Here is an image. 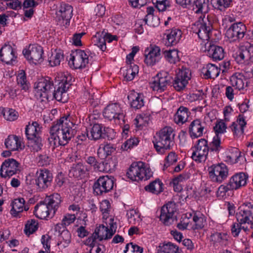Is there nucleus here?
<instances>
[{"instance_id": "nucleus-24", "label": "nucleus", "mask_w": 253, "mask_h": 253, "mask_svg": "<svg viewBox=\"0 0 253 253\" xmlns=\"http://www.w3.org/2000/svg\"><path fill=\"white\" fill-rule=\"evenodd\" d=\"M161 49L159 46L151 45L145 51V62L147 65L153 66L160 58Z\"/></svg>"}, {"instance_id": "nucleus-37", "label": "nucleus", "mask_w": 253, "mask_h": 253, "mask_svg": "<svg viewBox=\"0 0 253 253\" xmlns=\"http://www.w3.org/2000/svg\"><path fill=\"white\" fill-rule=\"evenodd\" d=\"M182 35L181 31L178 29H172L170 33L167 35L168 42L166 44L168 46H171L176 44L179 42Z\"/></svg>"}, {"instance_id": "nucleus-2", "label": "nucleus", "mask_w": 253, "mask_h": 253, "mask_svg": "<svg viewBox=\"0 0 253 253\" xmlns=\"http://www.w3.org/2000/svg\"><path fill=\"white\" fill-rule=\"evenodd\" d=\"M175 134L171 127L166 126L157 132L154 137L153 143L157 152L163 154L174 145Z\"/></svg>"}, {"instance_id": "nucleus-29", "label": "nucleus", "mask_w": 253, "mask_h": 253, "mask_svg": "<svg viewBox=\"0 0 253 253\" xmlns=\"http://www.w3.org/2000/svg\"><path fill=\"white\" fill-rule=\"evenodd\" d=\"M220 70L221 68H218L215 64L209 63L206 67L202 68V73L205 79H214L218 76Z\"/></svg>"}, {"instance_id": "nucleus-60", "label": "nucleus", "mask_w": 253, "mask_h": 253, "mask_svg": "<svg viewBox=\"0 0 253 253\" xmlns=\"http://www.w3.org/2000/svg\"><path fill=\"white\" fill-rule=\"evenodd\" d=\"M225 236L222 235L221 233L215 232L211 236L210 240L214 244L215 243H220L223 240H224Z\"/></svg>"}, {"instance_id": "nucleus-31", "label": "nucleus", "mask_w": 253, "mask_h": 253, "mask_svg": "<svg viewBox=\"0 0 253 253\" xmlns=\"http://www.w3.org/2000/svg\"><path fill=\"white\" fill-rule=\"evenodd\" d=\"M127 98L130 101L131 107L135 109H139L144 105V96L142 94L132 93L128 95Z\"/></svg>"}, {"instance_id": "nucleus-53", "label": "nucleus", "mask_w": 253, "mask_h": 253, "mask_svg": "<svg viewBox=\"0 0 253 253\" xmlns=\"http://www.w3.org/2000/svg\"><path fill=\"white\" fill-rule=\"evenodd\" d=\"M227 126L222 120L217 121L215 126L213 127L215 135H219V133H223L226 131Z\"/></svg>"}, {"instance_id": "nucleus-36", "label": "nucleus", "mask_w": 253, "mask_h": 253, "mask_svg": "<svg viewBox=\"0 0 253 253\" xmlns=\"http://www.w3.org/2000/svg\"><path fill=\"white\" fill-rule=\"evenodd\" d=\"M25 201L23 198L15 199L11 203L12 209L10 213L14 217L18 215V214L23 211Z\"/></svg>"}, {"instance_id": "nucleus-61", "label": "nucleus", "mask_w": 253, "mask_h": 253, "mask_svg": "<svg viewBox=\"0 0 253 253\" xmlns=\"http://www.w3.org/2000/svg\"><path fill=\"white\" fill-rule=\"evenodd\" d=\"M76 219L75 214H68L65 215L62 220V224L64 226L69 225L74 222Z\"/></svg>"}, {"instance_id": "nucleus-1", "label": "nucleus", "mask_w": 253, "mask_h": 253, "mask_svg": "<svg viewBox=\"0 0 253 253\" xmlns=\"http://www.w3.org/2000/svg\"><path fill=\"white\" fill-rule=\"evenodd\" d=\"M77 126L70 115L61 117L50 127L48 142L52 149L57 146H65L77 133Z\"/></svg>"}, {"instance_id": "nucleus-8", "label": "nucleus", "mask_w": 253, "mask_h": 253, "mask_svg": "<svg viewBox=\"0 0 253 253\" xmlns=\"http://www.w3.org/2000/svg\"><path fill=\"white\" fill-rule=\"evenodd\" d=\"M237 220L240 224H253V205L244 203L240 206L236 212Z\"/></svg>"}, {"instance_id": "nucleus-10", "label": "nucleus", "mask_w": 253, "mask_h": 253, "mask_svg": "<svg viewBox=\"0 0 253 253\" xmlns=\"http://www.w3.org/2000/svg\"><path fill=\"white\" fill-rule=\"evenodd\" d=\"M193 149L191 158L193 160L199 163L206 161L209 151L208 141L206 139H199Z\"/></svg>"}, {"instance_id": "nucleus-57", "label": "nucleus", "mask_w": 253, "mask_h": 253, "mask_svg": "<svg viewBox=\"0 0 253 253\" xmlns=\"http://www.w3.org/2000/svg\"><path fill=\"white\" fill-rule=\"evenodd\" d=\"M166 163L164 164L165 167H168L170 165H171L177 162V156L175 153L173 152H170L168 156L166 158Z\"/></svg>"}, {"instance_id": "nucleus-64", "label": "nucleus", "mask_w": 253, "mask_h": 253, "mask_svg": "<svg viewBox=\"0 0 253 253\" xmlns=\"http://www.w3.org/2000/svg\"><path fill=\"white\" fill-rule=\"evenodd\" d=\"M110 208V204L108 200H105L100 203V210L103 214L108 213Z\"/></svg>"}, {"instance_id": "nucleus-56", "label": "nucleus", "mask_w": 253, "mask_h": 253, "mask_svg": "<svg viewBox=\"0 0 253 253\" xmlns=\"http://www.w3.org/2000/svg\"><path fill=\"white\" fill-rule=\"evenodd\" d=\"M59 243L58 245L62 244V242H64L66 245H68L71 241V234L67 230H63L60 234Z\"/></svg>"}, {"instance_id": "nucleus-39", "label": "nucleus", "mask_w": 253, "mask_h": 253, "mask_svg": "<svg viewBox=\"0 0 253 253\" xmlns=\"http://www.w3.org/2000/svg\"><path fill=\"white\" fill-rule=\"evenodd\" d=\"M163 183L159 179L151 182L149 185L145 187V189L154 194H159L163 191Z\"/></svg>"}, {"instance_id": "nucleus-7", "label": "nucleus", "mask_w": 253, "mask_h": 253, "mask_svg": "<svg viewBox=\"0 0 253 253\" xmlns=\"http://www.w3.org/2000/svg\"><path fill=\"white\" fill-rule=\"evenodd\" d=\"M53 84L50 78L46 77L40 79L35 85V96L37 99H48L49 93L53 88Z\"/></svg>"}, {"instance_id": "nucleus-47", "label": "nucleus", "mask_w": 253, "mask_h": 253, "mask_svg": "<svg viewBox=\"0 0 253 253\" xmlns=\"http://www.w3.org/2000/svg\"><path fill=\"white\" fill-rule=\"evenodd\" d=\"M63 58V53L61 51L52 53L49 59V64L52 67L59 65Z\"/></svg>"}, {"instance_id": "nucleus-48", "label": "nucleus", "mask_w": 253, "mask_h": 253, "mask_svg": "<svg viewBox=\"0 0 253 253\" xmlns=\"http://www.w3.org/2000/svg\"><path fill=\"white\" fill-rule=\"evenodd\" d=\"M38 228V223L35 219L27 221L25 225L24 232L27 235H30L35 232Z\"/></svg>"}, {"instance_id": "nucleus-28", "label": "nucleus", "mask_w": 253, "mask_h": 253, "mask_svg": "<svg viewBox=\"0 0 253 253\" xmlns=\"http://www.w3.org/2000/svg\"><path fill=\"white\" fill-rule=\"evenodd\" d=\"M208 55L214 61H220L224 57V49L221 46L210 44L207 50Z\"/></svg>"}, {"instance_id": "nucleus-34", "label": "nucleus", "mask_w": 253, "mask_h": 253, "mask_svg": "<svg viewBox=\"0 0 253 253\" xmlns=\"http://www.w3.org/2000/svg\"><path fill=\"white\" fill-rule=\"evenodd\" d=\"M73 9L71 5L68 4H62L61 5L59 12L63 21H65V25H69L70 20L73 16Z\"/></svg>"}, {"instance_id": "nucleus-41", "label": "nucleus", "mask_w": 253, "mask_h": 253, "mask_svg": "<svg viewBox=\"0 0 253 253\" xmlns=\"http://www.w3.org/2000/svg\"><path fill=\"white\" fill-rule=\"evenodd\" d=\"M88 171L86 166L83 164L78 163L73 167L70 171V174L75 177H79L85 174Z\"/></svg>"}, {"instance_id": "nucleus-14", "label": "nucleus", "mask_w": 253, "mask_h": 253, "mask_svg": "<svg viewBox=\"0 0 253 253\" xmlns=\"http://www.w3.org/2000/svg\"><path fill=\"white\" fill-rule=\"evenodd\" d=\"M191 76V71L188 68L182 67L177 73L175 79L172 82L174 88L177 91L182 90L188 84V81L190 80Z\"/></svg>"}, {"instance_id": "nucleus-58", "label": "nucleus", "mask_w": 253, "mask_h": 253, "mask_svg": "<svg viewBox=\"0 0 253 253\" xmlns=\"http://www.w3.org/2000/svg\"><path fill=\"white\" fill-rule=\"evenodd\" d=\"M17 83L19 84H20L22 88L25 90H27L28 89V85L27 84L26 77L25 74H20L17 78Z\"/></svg>"}, {"instance_id": "nucleus-38", "label": "nucleus", "mask_w": 253, "mask_h": 253, "mask_svg": "<svg viewBox=\"0 0 253 253\" xmlns=\"http://www.w3.org/2000/svg\"><path fill=\"white\" fill-rule=\"evenodd\" d=\"M6 148L11 151H15L20 146L19 138L16 135H9L5 140Z\"/></svg>"}, {"instance_id": "nucleus-15", "label": "nucleus", "mask_w": 253, "mask_h": 253, "mask_svg": "<svg viewBox=\"0 0 253 253\" xmlns=\"http://www.w3.org/2000/svg\"><path fill=\"white\" fill-rule=\"evenodd\" d=\"M19 163L15 159L8 158L2 164L0 170V175L2 177L10 178L19 171Z\"/></svg>"}, {"instance_id": "nucleus-42", "label": "nucleus", "mask_w": 253, "mask_h": 253, "mask_svg": "<svg viewBox=\"0 0 253 253\" xmlns=\"http://www.w3.org/2000/svg\"><path fill=\"white\" fill-rule=\"evenodd\" d=\"M163 54L166 60L171 64H175L180 60L178 51L176 49L165 50Z\"/></svg>"}, {"instance_id": "nucleus-32", "label": "nucleus", "mask_w": 253, "mask_h": 253, "mask_svg": "<svg viewBox=\"0 0 253 253\" xmlns=\"http://www.w3.org/2000/svg\"><path fill=\"white\" fill-rule=\"evenodd\" d=\"M41 127L37 122H33L32 124L29 123L25 128V134L28 139H33L36 136L39 135Z\"/></svg>"}, {"instance_id": "nucleus-5", "label": "nucleus", "mask_w": 253, "mask_h": 253, "mask_svg": "<svg viewBox=\"0 0 253 253\" xmlns=\"http://www.w3.org/2000/svg\"><path fill=\"white\" fill-rule=\"evenodd\" d=\"M62 78L60 80L58 84V86L53 92V96L54 98L58 101L63 103L67 101V91L72 85V77L71 75L62 76Z\"/></svg>"}, {"instance_id": "nucleus-35", "label": "nucleus", "mask_w": 253, "mask_h": 253, "mask_svg": "<svg viewBox=\"0 0 253 253\" xmlns=\"http://www.w3.org/2000/svg\"><path fill=\"white\" fill-rule=\"evenodd\" d=\"M108 231H109V228L103 225H100L97 227L93 235L92 241L90 244V247H93L94 246L93 242L97 239H99L100 241H102L103 239H107Z\"/></svg>"}, {"instance_id": "nucleus-20", "label": "nucleus", "mask_w": 253, "mask_h": 253, "mask_svg": "<svg viewBox=\"0 0 253 253\" xmlns=\"http://www.w3.org/2000/svg\"><path fill=\"white\" fill-rule=\"evenodd\" d=\"M245 30V26L241 22L234 23L227 30L226 36L231 42H235L244 37Z\"/></svg>"}, {"instance_id": "nucleus-18", "label": "nucleus", "mask_w": 253, "mask_h": 253, "mask_svg": "<svg viewBox=\"0 0 253 253\" xmlns=\"http://www.w3.org/2000/svg\"><path fill=\"white\" fill-rule=\"evenodd\" d=\"M176 3L183 8L195 10L196 13L202 12L207 7L209 0H175Z\"/></svg>"}, {"instance_id": "nucleus-25", "label": "nucleus", "mask_w": 253, "mask_h": 253, "mask_svg": "<svg viewBox=\"0 0 253 253\" xmlns=\"http://www.w3.org/2000/svg\"><path fill=\"white\" fill-rule=\"evenodd\" d=\"M248 175L244 172L235 174L230 179L228 184L232 190H237L247 183Z\"/></svg>"}, {"instance_id": "nucleus-3", "label": "nucleus", "mask_w": 253, "mask_h": 253, "mask_svg": "<svg viewBox=\"0 0 253 253\" xmlns=\"http://www.w3.org/2000/svg\"><path fill=\"white\" fill-rule=\"evenodd\" d=\"M128 177L133 181L144 180L152 176L151 170L145 167V163L139 161L133 163L127 172Z\"/></svg>"}, {"instance_id": "nucleus-54", "label": "nucleus", "mask_w": 253, "mask_h": 253, "mask_svg": "<svg viewBox=\"0 0 253 253\" xmlns=\"http://www.w3.org/2000/svg\"><path fill=\"white\" fill-rule=\"evenodd\" d=\"M139 141L137 138H130L127 139L122 146V149L123 150L127 151L128 149H130L134 146H136Z\"/></svg>"}, {"instance_id": "nucleus-26", "label": "nucleus", "mask_w": 253, "mask_h": 253, "mask_svg": "<svg viewBox=\"0 0 253 253\" xmlns=\"http://www.w3.org/2000/svg\"><path fill=\"white\" fill-rule=\"evenodd\" d=\"M44 202L48 206L51 211V216H54L61 202V197L58 193H53L46 196Z\"/></svg>"}, {"instance_id": "nucleus-50", "label": "nucleus", "mask_w": 253, "mask_h": 253, "mask_svg": "<svg viewBox=\"0 0 253 253\" xmlns=\"http://www.w3.org/2000/svg\"><path fill=\"white\" fill-rule=\"evenodd\" d=\"M220 137L219 135H215L212 139L211 142L210 143L209 150L211 151H215L218 153L220 150L222 148L220 145Z\"/></svg>"}, {"instance_id": "nucleus-51", "label": "nucleus", "mask_w": 253, "mask_h": 253, "mask_svg": "<svg viewBox=\"0 0 253 253\" xmlns=\"http://www.w3.org/2000/svg\"><path fill=\"white\" fill-rule=\"evenodd\" d=\"M149 117V115L145 114H140L139 116H137L134 120V124L137 127L145 126L146 124H148L150 120Z\"/></svg>"}, {"instance_id": "nucleus-30", "label": "nucleus", "mask_w": 253, "mask_h": 253, "mask_svg": "<svg viewBox=\"0 0 253 253\" xmlns=\"http://www.w3.org/2000/svg\"><path fill=\"white\" fill-rule=\"evenodd\" d=\"M204 126H202L200 120L196 119L191 122L189 131L191 137L198 138L203 135Z\"/></svg>"}, {"instance_id": "nucleus-11", "label": "nucleus", "mask_w": 253, "mask_h": 253, "mask_svg": "<svg viewBox=\"0 0 253 253\" xmlns=\"http://www.w3.org/2000/svg\"><path fill=\"white\" fill-rule=\"evenodd\" d=\"M175 210V205L173 202H169L162 207L160 220L164 225L169 226L177 220L176 216L174 215Z\"/></svg>"}, {"instance_id": "nucleus-62", "label": "nucleus", "mask_w": 253, "mask_h": 253, "mask_svg": "<svg viewBox=\"0 0 253 253\" xmlns=\"http://www.w3.org/2000/svg\"><path fill=\"white\" fill-rule=\"evenodd\" d=\"M189 178V175L187 173L180 174L172 179V184L174 185L179 184V182H183V181L188 179Z\"/></svg>"}, {"instance_id": "nucleus-63", "label": "nucleus", "mask_w": 253, "mask_h": 253, "mask_svg": "<svg viewBox=\"0 0 253 253\" xmlns=\"http://www.w3.org/2000/svg\"><path fill=\"white\" fill-rule=\"evenodd\" d=\"M84 35L85 33L84 32L75 34L72 38L73 44L76 46H81L82 43L81 39Z\"/></svg>"}, {"instance_id": "nucleus-49", "label": "nucleus", "mask_w": 253, "mask_h": 253, "mask_svg": "<svg viewBox=\"0 0 253 253\" xmlns=\"http://www.w3.org/2000/svg\"><path fill=\"white\" fill-rule=\"evenodd\" d=\"M193 220L195 223V229H202L204 227V223L206 221L205 217L202 214H195L193 217Z\"/></svg>"}, {"instance_id": "nucleus-46", "label": "nucleus", "mask_w": 253, "mask_h": 253, "mask_svg": "<svg viewBox=\"0 0 253 253\" xmlns=\"http://www.w3.org/2000/svg\"><path fill=\"white\" fill-rule=\"evenodd\" d=\"M233 0H211L213 6L220 10H223L231 5Z\"/></svg>"}, {"instance_id": "nucleus-33", "label": "nucleus", "mask_w": 253, "mask_h": 253, "mask_svg": "<svg viewBox=\"0 0 253 253\" xmlns=\"http://www.w3.org/2000/svg\"><path fill=\"white\" fill-rule=\"evenodd\" d=\"M190 114V112L187 108L182 106H180L174 116L175 123L177 124H184L187 121Z\"/></svg>"}, {"instance_id": "nucleus-45", "label": "nucleus", "mask_w": 253, "mask_h": 253, "mask_svg": "<svg viewBox=\"0 0 253 253\" xmlns=\"http://www.w3.org/2000/svg\"><path fill=\"white\" fill-rule=\"evenodd\" d=\"M114 167L112 160L109 159L98 164L97 170L107 172L111 171Z\"/></svg>"}, {"instance_id": "nucleus-13", "label": "nucleus", "mask_w": 253, "mask_h": 253, "mask_svg": "<svg viewBox=\"0 0 253 253\" xmlns=\"http://www.w3.org/2000/svg\"><path fill=\"white\" fill-rule=\"evenodd\" d=\"M210 178L213 181L221 183L228 175L227 167L223 163L212 165L209 168Z\"/></svg>"}, {"instance_id": "nucleus-40", "label": "nucleus", "mask_w": 253, "mask_h": 253, "mask_svg": "<svg viewBox=\"0 0 253 253\" xmlns=\"http://www.w3.org/2000/svg\"><path fill=\"white\" fill-rule=\"evenodd\" d=\"M157 253H179L178 247L173 244L168 242L160 245L157 250Z\"/></svg>"}, {"instance_id": "nucleus-6", "label": "nucleus", "mask_w": 253, "mask_h": 253, "mask_svg": "<svg viewBox=\"0 0 253 253\" xmlns=\"http://www.w3.org/2000/svg\"><path fill=\"white\" fill-rule=\"evenodd\" d=\"M192 29L201 40L204 41L209 40L212 26L208 17H200L194 24Z\"/></svg>"}, {"instance_id": "nucleus-9", "label": "nucleus", "mask_w": 253, "mask_h": 253, "mask_svg": "<svg viewBox=\"0 0 253 253\" xmlns=\"http://www.w3.org/2000/svg\"><path fill=\"white\" fill-rule=\"evenodd\" d=\"M98 124H95L90 129V136L89 139L96 140L100 138H107L112 140L115 136L113 129L109 127H104Z\"/></svg>"}, {"instance_id": "nucleus-44", "label": "nucleus", "mask_w": 253, "mask_h": 253, "mask_svg": "<svg viewBox=\"0 0 253 253\" xmlns=\"http://www.w3.org/2000/svg\"><path fill=\"white\" fill-rule=\"evenodd\" d=\"M243 76L241 74H234L230 78V82L232 86L240 90L244 88V83L242 78Z\"/></svg>"}, {"instance_id": "nucleus-21", "label": "nucleus", "mask_w": 253, "mask_h": 253, "mask_svg": "<svg viewBox=\"0 0 253 253\" xmlns=\"http://www.w3.org/2000/svg\"><path fill=\"white\" fill-rule=\"evenodd\" d=\"M103 116L109 120L112 119L118 121L122 120L124 123L125 115L121 112L120 106L117 104H111L108 105L103 111Z\"/></svg>"}, {"instance_id": "nucleus-55", "label": "nucleus", "mask_w": 253, "mask_h": 253, "mask_svg": "<svg viewBox=\"0 0 253 253\" xmlns=\"http://www.w3.org/2000/svg\"><path fill=\"white\" fill-rule=\"evenodd\" d=\"M3 116L7 120L13 121L17 119L18 113L13 109H10L3 113Z\"/></svg>"}, {"instance_id": "nucleus-19", "label": "nucleus", "mask_w": 253, "mask_h": 253, "mask_svg": "<svg viewBox=\"0 0 253 253\" xmlns=\"http://www.w3.org/2000/svg\"><path fill=\"white\" fill-rule=\"evenodd\" d=\"M37 178L36 179V184L40 190L47 188L51 185L53 179L52 174L46 169H41L37 173Z\"/></svg>"}, {"instance_id": "nucleus-27", "label": "nucleus", "mask_w": 253, "mask_h": 253, "mask_svg": "<svg viewBox=\"0 0 253 253\" xmlns=\"http://www.w3.org/2000/svg\"><path fill=\"white\" fill-rule=\"evenodd\" d=\"M51 211L48 206L44 202H41L35 207L34 214L35 216L41 219H44L47 218H51L53 216H50Z\"/></svg>"}, {"instance_id": "nucleus-59", "label": "nucleus", "mask_w": 253, "mask_h": 253, "mask_svg": "<svg viewBox=\"0 0 253 253\" xmlns=\"http://www.w3.org/2000/svg\"><path fill=\"white\" fill-rule=\"evenodd\" d=\"M229 190H232L229 187V184L225 186L223 185H220L216 192V196L219 198H223L225 195L226 193Z\"/></svg>"}, {"instance_id": "nucleus-43", "label": "nucleus", "mask_w": 253, "mask_h": 253, "mask_svg": "<svg viewBox=\"0 0 253 253\" xmlns=\"http://www.w3.org/2000/svg\"><path fill=\"white\" fill-rule=\"evenodd\" d=\"M138 66L135 64L128 66L126 73H124V76L126 81H130L132 80L135 75L138 73Z\"/></svg>"}, {"instance_id": "nucleus-16", "label": "nucleus", "mask_w": 253, "mask_h": 253, "mask_svg": "<svg viewBox=\"0 0 253 253\" xmlns=\"http://www.w3.org/2000/svg\"><path fill=\"white\" fill-rule=\"evenodd\" d=\"M43 53L42 46L37 44L30 45L28 49L23 50V53L27 59L34 64L43 61Z\"/></svg>"}, {"instance_id": "nucleus-52", "label": "nucleus", "mask_w": 253, "mask_h": 253, "mask_svg": "<svg viewBox=\"0 0 253 253\" xmlns=\"http://www.w3.org/2000/svg\"><path fill=\"white\" fill-rule=\"evenodd\" d=\"M156 1L153 3L156 4V7L158 9L159 11H164L166 10L170 11L171 9H169L170 8V5L168 3H167V0H155Z\"/></svg>"}, {"instance_id": "nucleus-22", "label": "nucleus", "mask_w": 253, "mask_h": 253, "mask_svg": "<svg viewBox=\"0 0 253 253\" xmlns=\"http://www.w3.org/2000/svg\"><path fill=\"white\" fill-rule=\"evenodd\" d=\"M167 74L165 73L163 76L162 73H160L157 75L151 86L154 90L161 92L166 89L168 85L171 84V78Z\"/></svg>"}, {"instance_id": "nucleus-4", "label": "nucleus", "mask_w": 253, "mask_h": 253, "mask_svg": "<svg viewBox=\"0 0 253 253\" xmlns=\"http://www.w3.org/2000/svg\"><path fill=\"white\" fill-rule=\"evenodd\" d=\"M114 184L113 178L108 175L100 176L93 184V193L96 196H103L113 189Z\"/></svg>"}, {"instance_id": "nucleus-23", "label": "nucleus", "mask_w": 253, "mask_h": 253, "mask_svg": "<svg viewBox=\"0 0 253 253\" xmlns=\"http://www.w3.org/2000/svg\"><path fill=\"white\" fill-rule=\"evenodd\" d=\"M0 58L1 61L6 64H13L16 60L17 55L12 47L5 44L0 49Z\"/></svg>"}, {"instance_id": "nucleus-17", "label": "nucleus", "mask_w": 253, "mask_h": 253, "mask_svg": "<svg viewBox=\"0 0 253 253\" xmlns=\"http://www.w3.org/2000/svg\"><path fill=\"white\" fill-rule=\"evenodd\" d=\"M75 69H82L86 67L88 63V57L84 51L77 49L71 54L69 62Z\"/></svg>"}, {"instance_id": "nucleus-12", "label": "nucleus", "mask_w": 253, "mask_h": 253, "mask_svg": "<svg viewBox=\"0 0 253 253\" xmlns=\"http://www.w3.org/2000/svg\"><path fill=\"white\" fill-rule=\"evenodd\" d=\"M235 59L239 64L253 62V44L246 42L240 45Z\"/></svg>"}]
</instances>
